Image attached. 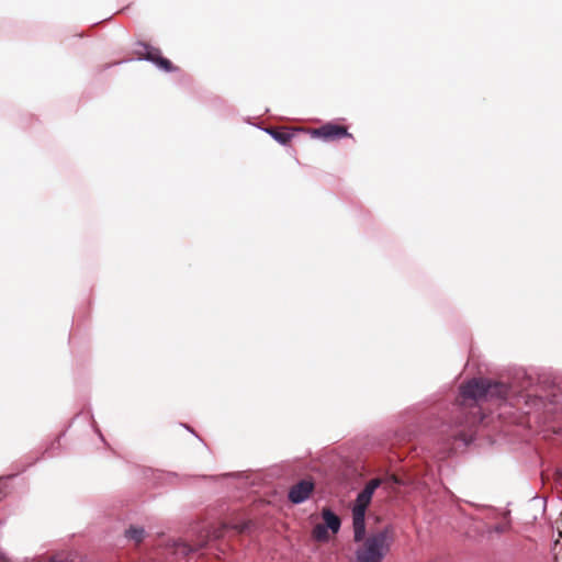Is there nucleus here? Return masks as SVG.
Listing matches in <instances>:
<instances>
[{
    "instance_id": "8",
    "label": "nucleus",
    "mask_w": 562,
    "mask_h": 562,
    "mask_svg": "<svg viewBox=\"0 0 562 562\" xmlns=\"http://www.w3.org/2000/svg\"><path fill=\"white\" fill-rule=\"evenodd\" d=\"M322 518L324 520L323 525H325L334 535L339 531L341 520L334 512H331V509L327 507L323 508Z\"/></svg>"
},
{
    "instance_id": "10",
    "label": "nucleus",
    "mask_w": 562,
    "mask_h": 562,
    "mask_svg": "<svg viewBox=\"0 0 562 562\" xmlns=\"http://www.w3.org/2000/svg\"><path fill=\"white\" fill-rule=\"evenodd\" d=\"M312 537L316 541L326 542L329 540V529L323 524H317L313 528Z\"/></svg>"
},
{
    "instance_id": "6",
    "label": "nucleus",
    "mask_w": 562,
    "mask_h": 562,
    "mask_svg": "<svg viewBox=\"0 0 562 562\" xmlns=\"http://www.w3.org/2000/svg\"><path fill=\"white\" fill-rule=\"evenodd\" d=\"M311 135L312 137L322 138L326 142H333L344 137H351V134L348 133L346 126L335 123H327L319 126L318 128H314L311 131Z\"/></svg>"
},
{
    "instance_id": "5",
    "label": "nucleus",
    "mask_w": 562,
    "mask_h": 562,
    "mask_svg": "<svg viewBox=\"0 0 562 562\" xmlns=\"http://www.w3.org/2000/svg\"><path fill=\"white\" fill-rule=\"evenodd\" d=\"M137 46L140 48H146V53L135 52L139 59H146L148 61H151L157 67L167 72L178 70V67H176L169 59L162 57L161 50L159 48L154 47L145 42H138Z\"/></svg>"
},
{
    "instance_id": "3",
    "label": "nucleus",
    "mask_w": 562,
    "mask_h": 562,
    "mask_svg": "<svg viewBox=\"0 0 562 562\" xmlns=\"http://www.w3.org/2000/svg\"><path fill=\"white\" fill-rule=\"evenodd\" d=\"M382 479L370 480L364 488L358 494L352 507V524L355 531V541H359L366 530V512L371 503L374 491L383 483Z\"/></svg>"
},
{
    "instance_id": "2",
    "label": "nucleus",
    "mask_w": 562,
    "mask_h": 562,
    "mask_svg": "<svg viewBox=\"0 0 562 562\" xmlns=\"http://www.w3.org/2000/svg\"><path fill=\"white\" fill-rule=\"evenodd\" d=\"M509 392V386L503 382H493L488 379H473L461 386V395L464 400L476 402L505 400Z\"/></svg>"
},
{
    "instance_id": "13",
    "label": "nucleus",
    "mask_w": 562,
    "mask_h": 562,
    "mask_svg": "<svg viewBox=\"0 0 562 562\" xmlns=\"http://www.w3.org/2000/svg\"><path fill=\"white\" fill-rule=\"evenodd\" d=\"M386 482H391L393 484H403V481L395 474L390 475Z\"/></svg>"
},
{
    "instance_id": "11",
    "label": "nucleus",
    "mask_w": 562,
    "mask_h": 562,
    "mask_svg": "<svg viewBox=\"0 0 562 562\" xmlns=\"http://www.w3.org/2000/svg\"><path fill=\"white\" fill-rule=\"evenodd\" d=\"M145 530L140 527L131 526L126 531L125 536L135 543H140L144 539Z\"/></svg>"
},
{
    "instance_id": "12",
    "label": "nucleus",
    "mask_w": 562,
    "mask_h": 562,
    "mask_svg": "<svg viewBox=\"0 0 562 562\" xmlns=\"http://www.w3.org/2000/svg\"><path fill=\"white\" fill-rule=\"evenodd\" d=\"M231 528L235 529L238 533L245 532L248 529V522L236 524Z\"/></svg>"
},
{
    "instance_id": "4",
    "label": "nucleus",
    "mask_w": 562,
    "mask_h": 562,
    "mask_svg": "<svg viewBox=\"0 0 562 562\" xmlns=\"http://www.w3.org/2000/svg\"><path fill=\"white\" fill-rule=\"evenodd\" d=\"M227 528H228L227 525H222V526L215 527L212 530V532H207L206 536L199 539V541H196L194 544H190L182 540L175 541L172 544V552H173V554H176L178 557L186 558L191 552L198 551V550L206 547L211 541L221 539L224 536L225 530Z\"/></svg>"
},
{
    "instance_id": "14",
    "label": "nucleus",
    "mask_w": 562,
    "mask_h": 562,
    "mask_svg": "<svg viewBox=\"0 0 562 562\" xmlns=\"http://www.w3.org/2000/svg\"><path fill=\"white\" fill-rule=\"evenodd\" d=\"M136 52L146 53V48H140V47H139V49H137Z\"/></svg>"
},
{
    "instance_id": "7",
    "label": "nucleus",
    "mask_w": 562,
    "mask_h": 562,
    "mask_svg": "<svg viewBox=\"0 0 562 562\" xmlns=\"http://www.w3.org/2000/svg\"><path fill=\"white\" fill-rule=\"evenodd\" d=\"M315 488L312 480H302L291 486L289 490L288 498L293 504H301L305 502Z\"/></svg>"
},
{
    "instance_id": "1",
    "label": "nucleus",
    "mask_w": 562,
    "mask_h": 562,
    "mask_svg": "<svg viewBox=\"0 0 562 562\" xmlns=\"http://www.w3.org/2000/svg\"><path fill=\"white\" fill-rule=\"evenodd\" d=\"M355 551V559L350 562H382L389 553L393 542V529H383L369 532L361 537Z\"/></svg>"
},
{
    "instance_id": "9",
    "label": "nucleus",
    "mask_w": 562,
    "mask_h": 562,
    "mask_svg": "<svg viewBox=\"0 0 562 562\" xmlns=\"http://www.w3.org/2000/svg\"><path fill=\"white\" fill-rule=\"evenodd\" d=\"M268 133L282 145H286L294 135V131L285 126L270 128L268 130Z\"/></svg>"
}]
</instances>
